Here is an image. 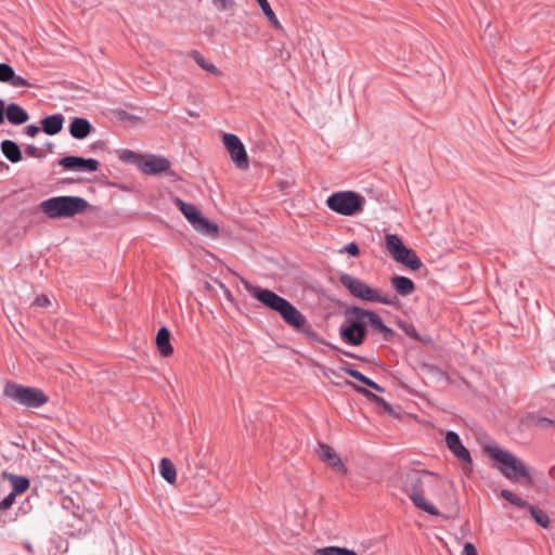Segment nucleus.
<instances>
[{
  "mask_svg": "<svg viewBox=\"0 0 555 555\" xmlns=\"http://www.w3.org/2000/svg\"><path fill=\"white\" fill-rule=\"evenodd\" d=\"M34 306L36 307H41V308H44V307H48L51 305V301L49 299V297L44 294H41L39 296H37L33 302Z\"/></svg>",
  "mask_w": 555,
  "mask_h": 555,
  "instance_id": "obj_39",
  "label": "nucleus"
},
{
  "mask_svg": "<svg viewBox=\"0 0 555 555\" xmlns=\"http://www.w3.org/2000/svg\"><path fill=\"white\" fill-rule=\"evenodd\" d=\"M406 262H402V264L406 266L411 270H418L422 267V261L420 257L416 255V253L411 249L409 253V256H405Z\"/></svg>",
  "mask_w": 555,
  "mask_h": 555,
  "instance_id": "obj_33",
  "label": "nucleus"
},
{
  "mask_svg": "<svg viewBox=\"0 0 555 555\" xmlns=\"http://www.w3.org/2000/svg\"><path fill=\"white\" fill-rule=\"evenodd\" d=\"M487 454L500 464L501 473L509 480H524L531 483L530 473L524 462L507 450L498 446L486 447Z\"/></svg>",
  "mask_w": 555,
  "mask_h": 555,
  "instance_id": "obj_5",
  "label": "nucleus"
},
{
  "mask_svg": "<svg viewBox=\"0 0 555 555\" xmlns=\"http://www.w3.org/2000/svg\"><path fill=\"white\" fill-rule=\"evenodd\" d=\"M63 124L64 116L62 114L47 116L41 120L42 131L49 135H55L61 132Z\"/></svg>",
  "mask_w": 555,
  "mask_h": 555,
  "instance_id": "obj_17",
  "label": "nucleus"
},
{
  "mask_svg": "<svg viewBox=\"0 0 555 555\" xmlns=\"http://www.w3.org/2000/svg\"><path fill=\"white\" fill-rule=\"evenodd\" d=\"M391 285L396 292L401 296H409L415 291L414 282L402 275H397L391 279Z\"/></svg>",
  "mask_w": 555,
  "mask_h": 555,
  "instance_id": "obj_19",
  "label": "nucleus"
},
{
  "mask_svg": "<svg viewBox=\"0 0 555 555\" xmlns=\"http://www.w3.org/2000/svg\"><path fill=\"white\" fill-rule=\"evenodd\" d=\"M341 251L348 253L353 257H357L360 254L359 246L354 242L347 244Z\"/></svg>",
  "mask_w": 555,
  "mask_h": 555,
  "instance_id": "obj_40",
  "label": "nucleus"
},
{
  "mask_svg": "<svg viewBox=\"0 0 555 555\" xmlns=\"http://www.w3.org/2000/svg\"><path fill=\"white\" fill-rule=\"evenodd\" d=\"M501 496L512 504L517 495L513 491L504 489L501 491Z\"/></svg>",
  "mask_w": 555,
  "mask_h": 555,
  "instance_id": "obj_44",
  "label": "nucleus"
},
{
  "mask_svg": "<svg viewBox=\"0 0 555 555\" xmlns=\"http://www.w3.org/2000/svg\"><path fill=\"white\" fill-rule=\"evenodd\" d=\"M157 350L163 357H169L173 352V348L170 344V332L167 327L163 326L158 330L156 335Z\"/></svg>",
  "mask_w": 555,
  "mask_h": 555,
  "instance_id": "obj_18",
  "label": "nucleus"
},
{
  "mask_svg": "<svg viewBox=\"0 0 555 555\" xmlns=\"http://www.w3.org/2000/svg\"><path fill=\"white\" fill-rule=\"evenodd\" d=\"M315 555H358L354 551L338 546L319 548Z\"/></svg>",
  "mask_w": 555,
  "mask_h": 555,
  "instance_id": "obj_31",
  "label": "nucleus"
},
{
  "mask_svg": "<svg viewBox=\"0 0 555 555\" xmlns=\"http://www.w3.org/2000/svg\"><path fill=\"white\" fill-rule=\"evenodd\" d=\"M462 555H478L477 548L470 542L464 544Z\"/></svg>",
  "mask_w": 555,
  "mask_h": 555,
  "instance_id": "obj_41",
  "label": "nucleus"
},
{
  "mask_svg": "<svg viewBox=\"0 0 555 555\" xmlns=\"http://www.w3.org/2000/svg\"><path fill=\"white\" fill-rule=\"evenodd\" d=\"M137 164L145 175H159L163 172H168L170 176L173 175L170 171V162L164 156L149 155L144 158L140 157Z\"/></svg>",
  "mask_w": 555,
  "mask_h": 555,
  "instance_id": "obj_10",
  "label": "nucleus"
},
{
  "mask_svg": "<svg viewBox=\"0 0 555 555\" xmlns=\"http://www.w3.org/2000/svg\"><path fill=\"white\" fill-rule=\"evenodd\" d=\"M528 512L539 526H541L542 528L548 527L550 518L548 515L543 509L531 504V506H529L528 508Z\"/></svg>",
  "mask_w": 555,
  "mask_h": 555,
  "instance_id": "obj_29",
  "label": "nucleus"
},
{
  "mask_svg": "<svg viewBox=\"0 0 555 555\" xmlns=\"http://www.w3.org/2000/svg\"><path fill=\"white\" fill-rule=\"evenodd\" d=\"M192 227L199 233L207 236H216L218 234V225L205 218L202 214L196 218Z\"/></svg>",
  "mask_w": 555,
  "mask_h": 555,
  "instance_id": "obj_20",
  "label": "nucleus"
},
{
  "mask_svg": "<svg viewBox=\"0 0 555 555\" xmlns=\"http://www.w3.org/2000/svg\"><path fill=\"white\" fill-rule=\"evenodd\" d=\"M24 132L26 135L34 138L40 132V128L37 125H28Z\"/></svg>",
  "mask_w": 555,
  "mask_h": 555,
  "instance_id": "obj_42",
  "label": "nucleus"
},
{
  "mask_svg": "<svg viewBox=\"0 0 555 555\" xmlns=\"http://www.w3.org/2000/svg\"><path fill=\"white\" fill-rule=\"evenodd\" d=\"M59 165L67 170L95 172L99 169V162L94 158L79 156H66L59 160Z\"/></svg>",
  "mask_w": 555,
  "mask_h": 555,
  "instance_id": "obj_12",
  "label": "nucleus"
},
{
  "mask_svg": "<svg viewBox=\"0 0 555 555\" xmlns=\"http://www.w3.org/2000/svg\"><path fill=\"white\" fill-rule=\"evenodd\" d=\"M430 371L433 372H437V373H441L440 369H438L437 366L433 365L430 366Z\"/></svg>",
  "mask_w": 555,
  "mask_h": 555,
  "instance_id": "obj_48",
  "label": "nucleus"
},
{
  "mask_svg": "<svg viewBox=\"0 0 555 555\" xmlns=\"http://www.w3.org/2000/svg\"><path fill=\"white\" fill-rule=\"evenodd\" d=\"M8 83H10L13 88H25L31 86L25 78L16 75L15 73L13 74V78H11Z\"/></svg>",
  "mask_w": 555,
  "mask_h": 555,
  "instance_id": "obj_35",
  "label": "nucleus"
},
{
  "mask_svg": "<svg viewBox=\"0 0 555 555\" xmlns=\"http://www.w3.org/2000/svg\"><path fill=\"white\" fill-rule=\"evenodd\" d=\"M318 455L322 461L326 462L330 466L337 469L344 468L341 460L339 459L335 450L330 446L325 443H320L318 449Z\"/></svg>",
  "mask_w": 555,
  "mask_h": 555,
  "instance_id": "obj_16",
  "label": "nucleus"
},
{
  "mask_svg": "<svg viewBox=\"0 0 555 555\" xmlns=\"http://www.w3.org/2000/svg\"><path fill=\"white\" fill-rule=\"evenodd\" d=\"M214 3L220 9V10H228L232 8L233 0H214Z\"/></svg>",
  "mask_w": 555,
  "mask_h": 555,
  "instance_id": "obj_43",
  "label": "nucleus"
},
{
  "mask_svg": "<svg viewBox=\"0 0 555 555\" xmlns=\"http://www.w3.org/2000/svg\"><path fill=\"white\" fill-rule=\"evenodd\" d=\"M14 69L11 65L0 63V82L8 83L13 78Z\"/></svg>",
  "mask_w": 555,
  "mask_h": 555,
  "instance_id": "obj_34",
  "label": "nucleus"
},
{
  "mask_svg": "<svg viewBox=\"0 0 555 555\" xmlns=\"http://www.w3.org/2000/svg\"><path fill=\"white\" fill-rule=\"evenodd\" d=\"M4 120V102L0 100V125Z\"/></svg>",
  "mask_w": 555,
  "mask_h": 555,
  "instance_id": "obj_46",
  "label": "nucleus"
},
{
  "mask_svg": "<svg viewBox=\"0 0 555 555\" xmlns=\"http://www.w3.org/2000/svg\"><path fill=\"white\" fill-rule=\"evenodd\" d=\"M527 424L540 429H548L555 427V420L542 416L540 413H529L527 415Z\"/></svg>",
  "mask_w": 555,
  "mask_h": 555,
  "instance_id": "obj_24",
  "label": "nucleus"
},
{
  "mask_svg": "<svg viewBox=\"0 0 555 555\" xmlns=\"http://www.w3.org/2000/svg\"><path fill=\"white\" fill-rule=\"evenodd\" d=\"M3 393L14 402L28 409L40 408L49 401V397L41 389L11 382L5 384Z\"/></svg>",
  "mask_w": 555,
  "mask_h": 555,
  "instance_id": "obj_7",
  "label": "nucleus"
},
{
  "mask_svg": "<svg viewBox=\"0 0 555 555\" xmlns=\"http://www.w3.org/2000/svg\"><path fill=\"white\" fill-rule=\"evenodd\" d=\"M338 280L340 284L348 289L350 295L359 300L378 302L387 306H393L397 302L396 298L382 294L379 289L371 287L362 280L349 273L339 274Z\"/></svg>",
  "mask_w": 555,
  "mask_h": 555,
  "instance_id": "obj_6",
  "label": "nucleus"
},
{
  "mask_svg": "<svg viewBox=\"0 0 555 555\" xmlns=\"http://www.w3.org/2000/svg\"><path fill=\"white\" fill-rule=\"evenodd\" d=\"M367 330L370 328L373 333L382 335V337L390 341L395 335L392 328L387 326L382 318L373 310H367L366 314Z\"/></svg>",
  "mask_w": 555,
  "mask_h": 555,
  "instance_id": "obj_13",
  "label": "nucleus"
},
{
  "mask_svg": "<svg viewBox=\"0 0 555 555\" xmlns=\"http://www.w3.org/2000/svg\"><path fill=\"white\" fill-rule=\"evenodd\" d=\"M403 242L397 234H387L385 236V246L387 251L392 256L403 246Z\"/></svg>",
  "mask_w": 555,
  "mask_h": 555,
  "instance_id": "obj_30",
  "label": "nucleus"
},
{
  "mask_svg": "<svg viewBox=\"0 0 555 555\" xmlns=\"http://www.w3.org/2000/svg\"><path fill=\"white\" fill-rule=\"evenodd\" d=\"M346 356L350 357V358H354V354L350 353V352H344Z\"/></svg>",
  "mask_w": 555,
  "mask_h": 555,
  "instance_id": "obj_49",
  "label": "nucleus"
},
{
  "mask_svg": "<svg viewBox=\"0 0 555 555\" xmlns=\"http://www.w3.org/2000/svg\"><path fill=\"white\" fill-rule=\"evenodd\" d=\"M438 488L437 476L425 469H409L400 476V489L412 501L415 507L433 516H439V509L428 503L425 495Z\"/></svg>",
  "mask_w": 555,
  "mask_h": 555,
  "instance_id": "obj_1",
  "label": "nucleus"
},
{
  "mask_svg": "<svg viewBox=\"0 0 555 555\" xmlns=\"http://www.w3.org/2000/svg\"><path fill=\"white\" fill-rule=\"evenodd\" d=\"M11 482L12 486V493H15V495L24 493L29 488V479L24 476H17L13 474H5L4 475Z\"/></svg>",
  "mask_w": 555,
  "mask_h": 555,
  "instance_id": "obj_25",
  "label": "nucleus"
},
{
  "mask_svg": "<svg viewBox=\"0 0 555 555\" xmlns=\"http://www.w3.org/2000/svg\"><path fill=\"white\" fill-rule=\"evenodd\" d=\"M349 385H350V386H352V388H353L356 391H358V392L362 393V395H363V396H365L367 399H370V400H372V401L376 402L377 404L383 405L385 409H389V408H390V406H389V404L385 401V399H384V398L378 397L377 395L373 393L372 391H370V390H367V389H365V388H362V387H360V386H357V385H354V384H352V383H349Z\"/></svg>",
  "mask_w": 555,
  "mask_h": 555,
  "instance_id": "obj_32",
  "label": "nucleus"
},
{
  "mask_svg": "<svg viewBox=\"0 0 555 555\" xmlns=\"http://www.w3.org/2000/svg\"><path fill=\"white\" fill-rule=\"evenodd\" d=\"M90 204L79 196H54L42 201L41 211L50 219L70 218L83 214Z\"/></svg>",
  "mask_w": 555,
  "mask_h": 555,
  "instance_id": "obj_4",
  "label": "nucleus"
},
{
  "mask_svg": "<svg viewBox=\"0 0 555 555\" xmlns=\"http://www.w3.org/2000/svg\"><path fill=\"white\" fill-rule=\"evenodd\" d=\"M25 154L27 156H29V157H37V158H43L44 157V155L39 152L38 147L33 145V144H28L25 147Z\"/></svg>",
  "mask_w": 555,
  "mask_h": 555,
  "instance_id": "obj_38",
  "label": "nucleus"
},
{
  "mask_svg": "<svg viewBox=\"0 0 555 555\" xmlns=\"http://www.w3.org/2000/svg\"><path fill=\"white\" fill-rule=\"evenodd\" d=\"M4 114L12 125H22L29 119L28 113L16 103H11L7 108L4 107Z\"/></svg>",
  "mask_w": 555,
  "mask_h": 555,
  "instance_id": "obj_15",
  "label": "nucleus"
},
{
  "mask_svg": "<svg viewBox=\"0 0 555 555\" xmlns=\"http://www.w3.org/2000/svg\"><path fill=\"white\" fill-rule=\"evenodd\" d=\"M256 1L258 2L263 15L270 22L272 27H274L276 30H282L283 27H282L280 21L278 20L274 11L270 7V3L268 2V0H256Z\"/></svg>",
  "mask_w": 555,
  "mask_h": 555,
  "instance_id": "obj_27",
  "label": "nucleus"
},
{
  "mask_svg": "<svg viewBox=\"0 0 555 555\" xmlns=\"http://www.w3.org/2000/svg\"><path fill=\"white\" fill-rule=\"evenodd\" d=\"M192 57L194 59L196 64L204 70H206L217 77H220L222 75V72L217 66H215L212 63L208 62L198 51H193Z\"/></svg>",
  "mask_w": 555,
  "mask_h": 555,
  "instance_id": "obj_28",
  "label": "nucleus"
},
{
  "mask_svg": "<svg viewBox=\"0 0 555 555\" xmlns=\"http://www.w3.org/2000/svg\"><path fill=\"white\" fill-rule=\"evenodd\" d=\"M159 473L162 477L170 485H173L177 480V470L171 462L167 457H163L159 463Z\"/></svg>",
  "mask_w": 555,
  "mask_h": 555,
  "instance_id": "obj_23",
  "label": "nucleus"
},
{
  "mask_svg": "<svg viewBox=\"0 0 555 555\" xmlns=\"http://www.w3.org/2000/svg\"><path fill=\"white\" fill-rule=\"evenodd\" d=\"M128 157H138V156L132 151H126L124 153V158H128Z\"/></svg>",
  "mask_w": 555,
  "mask_h": 555,
  "instance_id": "obj_47",
  "label": "nucleus"
},
{
  "mask_svg": "<svg viewBox=\"0 0 555 555\" xmlns=\"http://www.w3.org/2000/svg\"><path fill=\"white\" fill-rule=\"evenodd\" d=\"M92 130V126L86 118L74 117L69 124V133L74 139L83 140Z\"/></svg>",
  "mask_w": 555,
  "mask_h": 555,
  "instance_id": "obj_14",
  "label": "nucleus"
},
{
  "mask_svg": "<svg viewBox=\"0 0 555 555\" xmlns=\"http://www.w3.org/2000/svg\"><path fill=\"white\" fill-rule=\"evenodd\" d=\"M365 198L354 191H339L331 194L326 206L341 216H354L363 211Z\"/></svg>",
  "mask_w": 555,
  "mask_h": 555,
  "instance_id": "obj_8",
  "label": "nucleus"
},
{
  "mask_svg": "<svg viewBox=\"0 0 555 555\" xmlns=\"http://www.w3.org/2000/svg\"><path fill=\"white\" fill-rule=\"evenodd\" d=\"M177 207L183 214V216L188 219V221L192 224L196 220V218L202 214L195 205L183 202L180 198H176L175 201Z\"/></svg>",
  "mask_w": 555,
  "mask_h": 555,
  "instance_id": "obj_26",
  "label": "nucleus"
},
{
  "mask_svg": "<svg viewBox=\"0 0 555 555\" xmlns=\"http://www.w3.org/2000/svg\"><path fill=\"white\" fill-rule=\"evenodd\" d=\"M410 248H408L405 245H403L399 251H397L395 255H392L391 257L399 263H402V262H406L405 260V256H409V253H410Z\"/></svg>",
  "mask_w": 555,
  "mask_h": 555,
  "instance_id": "obj_36",
  "label": "nucleus"
},
{
  "mask_svg": "<svg viewBox=\"0 0 555 555\" xmlns=\"http://www.w3.org/2000/svg\"><path fill=\"white\" fill-rule=\"evenodd\" d=\"M341 370L348 374L350 377L361 382L362 384L375 389L378 392H384L385 389L371 378L366 377L364 374H362L360 371L352 367V365L348 364L346 366H343Z\"/></svg>",
  "mask_w": 555,
  "mask_h": 555,
  "instance_id": "obj_21",
  "label": "nucleus"
},
{
  "mask_svg": "<svg viewBox=\"0 0 555 555\" xmlns=\"http://www.w3.org/2000/svg\"><path fill=\"white\" fill-rule=\"evenodd\" d=\"M449 451L461 462L468 465V472H472L473 459L469 451L463 444L457 433L448 430L444 438Z\"/></svg>",
  "mask_w": 555,
  "mask_h": 555,
  "instance_id": "obj_11",
  "label": "nucleus"
},
{
  "mask_svg": "<svg viewBox=\"0 0 555 555\" xmlns=\"http://www.w3.org/2000/svg\"><path fill=\"white\" fill-rule=\"evenodd\" d=\"M1 151L3 155L11 162V163H18L22 160V152L20 146L16 142L12 140H4L1 142Z\"/></svg>",
  "mask_w": 555,
  "mask_h": 555,
  "instance_id": "obj_22",
  "label": "nucleus"
},
{
  "mask_svg": "<svg viewBox=\"0 0 555 555\" xmlns=\"http://www.w3.org/2000/svg\"><path fill=\"white\" fill-rule=\"evenodd\" d=\"M15 493L10 492L2 501H0V511L10 508L15 502Z\"/></svg>",
  "mask_w": 555,
  "mask_h": 555,
  "instance_id": "obj_37",
  "label": "nucleus"
},
{
  "mask_svg": "<svg viewBox=\"0 0 555 555\" xmlns=\"http://www.w3.org/2000/svg\"><path fill=\"white\" fill-rule=\"evenodd\" d=\"M513 505L517 506V507H520V508H529V506H531L530 503H528L526 500L519 498V496H516L512 503Z\"/></svg>",
  "mask_w": 555,
  "mask_h": 555,
  "instance_id": "obj_45",
  "label": "nucleus"
},
{
  "mask_svg": "<svg viewBox=\"0 0 555 555\" xmlns=\"http://www.w3.org/2000/svg\"><path fill=\"white\" fill-rule=\"evenodd\" d=\"M222 143L235 166L240 169H247L249 166L248 156L241 139L236 134L224 133Z\"/></svg>",
  "mask_w": 555,
  "mask_h": 555,
  "instance_id": "obj_9",
  "label": "nucleus"
},
{
  "mask_svg": "<svg viewBox=\"0 0 555 555\" xmlns=\"http://www.w3.org/2000/svg\"><path fill=\"white\" fill-rule=\"evenodd\" d=\"M247 291L266 307L276 311L288 326L297 332H305L306 317L287 299L259 286H247Z\"/></svg>",
  "mask_w": 555,
  "mask_h": 555,
  "instance_id": "obj_2",
  "label": "nucleus"
},
{
  "mask_svg": "<svg viewBox=\"0 0 555 555\" xmlns=\"http://www.w3.org/2000/svg\"><path fill=\"white\" fill-rule=\"evenodd\" d=\"M367 309L352 306L346 309L345 320L339 327V336L345 344L350 346H360L366 338Z\"/></svg>",
  "mask_w": 555,
  "mask_h": 555,
  "instance_id": "obj_3",
  "label": "nucleus"
}]
</instances>
